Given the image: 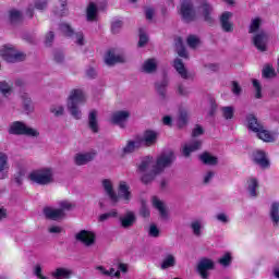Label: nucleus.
<instances>
[{"instance_id": "obj_28", "label": "nucleus", "mask_w": 279, "mask_h": 279, "mask_svg": "<svg viewBox=\"0 0 279 279\" xmlns=\"http://www.w3.org/2000/svg\"><path fill=\"white\" fill-rule=\"evenodd\" d=\"M270 217L275 226H278L279 223V203L274 202L270 205Z\"/></svg>"}, {"instance_id": "obj_61", "label": "nucleus", "mask_w": 279, "mask_h": 279, "mask_svg": "<svg viewBox=\"0 0 279 279\" xmlns=\"http://www.w3.org/2000/svg\"><path fill=\"white\" fill-rule=\"evenodd\" d=\"M49 232L51 234H60V232H62V228L58 226H52L49 228Z\"/></svg>"}, {"instance_id": "obj_59", "label": "nucleus", "mask_w": 279, "mask_h": 279, "mask_svg": "<svg viewBox=\"0 0 279 279\" xmlns=\"http://www.w3.org/2000/svg\"><path fill=\"white\" fill-rule=\"evenodd\" d=\"M186 112H181L180 117H179V126L182 128V125H184L186 123Z\"/></svg>"}, {"instance_id": "obj_55", "label": "nucleus", "mask_w": 279, "mask_h": 279, "mask_svg": "<svg viewBox=\"0 0 279 279\" xmlns=\"http://www.w3.org/2000/svg\"><path fill=\"white\" fill-rule=\"evenodd\" d=\"M35 8L36 10H45V8H47V0H37Z\"/></svg>"}, {"instance_id": "obj_58", "label": "nucleus", "mask_w": 279, "mask_h": 279, "mask_svg": "<svg viewBox=\"0 0 279 279\" xmlns=\"http://www.w3.org/2000/svg\"><path fill=\"white\" fill-rule=\"evenodd\" d=\"M204 134V129L202 126L196 125L192 132V136H202Z\"/></svg>"}, {"instance_id": "obj_34", "label": "nucleus", "mask_w": 279, "mask_h": 279, "mask_svg": "<svg viewBox=\"0 0 279 279\" xmlns=\"http://www.w3.org/2000/svg\"><path fill=\"white\" fill-rule=\"evenodd\" d=\"M201 160L202 162H204V165H217V157L208 153H204L203 155H201Z\"/></svg>"}, {"instance_id": "obj_12", "label": "nucleus", "mask_w": 279, "mask_h": 279, "mask_svg": "<svg viewBox=\"0 0 279 279\" xmlns=\"http://www.w3.org/2000/svg\"><path fill=\"white\" fill-rule=\"evenodd\" d=\"M140 143L142 147H150V145H154L156 143V140L158 138V133L154 131H146L143 136H138Z\"/></svg>"}, {"instance_id": "obj_7", "label": "nucleus", "mask_w": 279, "mask_h": 279, "mask_svg": "<svg viewBox=\"0 0 279 279\" xmlns=\"http://www.w3.org/2000/svg\"><path fill=\"white\" fill-rule=\"evenodd\" d=\"M61 209L53 208V207H46L44 208V215L47 219H51L52 221H58L64 217V210H71L73 208V204L69 201H62L59 203Z\"/></svg>"}, {"instance_id": "obj_40", "label": "nucleus", "mask_w": 279, "mask_h": 279, "mask_svg": "<svg viewBox=\"0 0 279 279\" xmlns=\"http://www.w3.org/2000/svg\"><path fill=\"white\" fill-rule=\"evenodd\" d=\"M263 76L264 77H276V70L271 65H265L263 69Z\"/></svg>"}, {"instance_id": "obj_50", "label": "nucleus", "mask_w": 279, "mask_h": 279, "mask_svg": "<svg viewBox=\"0 0 279 279\" xmlns=\"http://www.w3.org/2000/svg\"><path fill=\"white\" fill-rule=\"evenodd\" d=\"M253 86L255 88V97L256 99H260L262 94H260V83L258 82V80H253Z\"/></svg>"}, {"instance_id": "obj_44", "label": "nucleus", "mask_w": 279, "mask_h": 279, "mask_svg": "<svg viewBox=\"0 0 279 279\" xmlns=\"http://www.w3.org/2000/svg\"><path fill=\"white\" fill-rule=\"evenodd\" d=\"M149 38L147 37V34L143 32V29H140V41H138V47H145L147 45V41Z\"/></svg>"}, {"instance_id": "obj_54", "label": "nucleus", "mask_w": 279, "mask_h": 279, "mask_svg": "<svg viewBox=\"0 0 279 279\" xmlns=\"http://www.w3.org/2000/svg\"><path fill=\"white\" fill-rule=\"evenodd\" d=\"M140 214L142 215V217H149V208L147 207V205L145 203H142Z\"/></svg>"}, {"instance_id": "obj_27", "label": "nucleus", "mask_w": 279, "mask_h": 279, "mask_svg": "<svg viewBox=\"0 0 279 279\" xmlns=\"http://www.w3.org/2000/svg\"><path fill=\"white\" fill-rule=\"evenodd\" d=\"M158 69V62L156 59H148L143 64V71L145 73H154Z\"/></svg>"}, {"instance_id": "obj_18", "label": "nucleus", "mask_w": 279, "mask_h": 279, "mask_svg": "<svg viewBox=\"0 0 279 279\" xmlns=\"http://www.w3.org/2000/svg\"><path fill=\"white\" fill-rule=\"evenodd\" d=\"M95 153H80L76 154L74 157L75 165H78V167H82V165H88L90 160H94Z\"/></svg>"}, {"instance_id": "obj_39", "label": "nucleus", "mask_w": 279, "mask_h": 279, "mask_svg": "<svg viewBox=\"0 0 279 279\" xmlns=\"http://www.w3.org/2000/svg\"><path fill=\"white\" fill-rule=\"evenodd\" d=\"M187 45L191 47V49H195V47L199 46V37L195 35H190L187 37Z\"/></svg>"}, {"instance_id": "obj_52", "label": "nucleus", "mask_w": 279, "mask_h": 279, "mask_svg": "<svg viewBox=\"0 0 279 279\" xmlns=\"http://www.w3.org/2000/svg\"><path fill=\"white\" fill-rule=\"evenodd\" d=\"M122 26H123V22H121L119 20L112 22L111 29H112L113 34H117V32H119V29H121Z\"/></svg>"}, {"instance_id": "obj_21", "label": "nucleus", "mask_w": 279, "mask_h": 279, "mask_svg": "<svg viewBox=\"0 0 279 279\" xmlns=\"http://www.w3.org/2000/svg\"><path fill=\"white\" fill-rule=\"evenodd\" d=\"M230 19H232V12H225L220 16V23L223 32H232L233 27L230 23Z\"/></svg>"}, {"instance_id": "obj_1", "label": "nucleus", "mask_w": 279, "mask_h": 279, "mask_svg": "<svg viewBox=\"0 0 279 279\" xmlns=\"http://www.w3.org/2000/svg\"><path fill=\"white\" fill-rule=\"evenodd\" d=\"M173 160H175V155L171 150L159 155L156 163H154L153 157H145L138 167V171H141V173L148 174H143L142 182H144V184L151 182V180H154L158 173H162L167 167H171Z\"/></svg>"}, {"instance_id": "obj_37", "label": "nucleus", "mask_w": 279, "mask_h": 279, "mask_svg": "<svg viewBox=\"0 0 279 279\" xmlns=\"http://www.w3.org/2000/svg\"><path fill=\"white\" fill-rule=\"evenodd\" d=\"M9 19L11 23H19V21L23 19V14H21L17 10H11L9 12Z\"/></svg>"}, {"instance_id": "obj_47", "label": "nucleus", "mask_w": 279, "mask_h": 279, "mask_svg": "<svg viewBox=\"0 0 279 279\" xmlns=\"http://www.w3.org/2000/svg\"><path fill=\"white\" fill-rule=\"evenodd\" d=\"M156 88L162 97H165L166 88H167V81H162L161 83H157Z\"/></svg>"}, {"instance_id": "obj_51", "label": "nucleus", "mask_w": 279, "mask_h": 279, "mask_svg": "<svg viewBox=\"0 0 279 279\" xmlns=\"http://www.w3.org/2000/svg\"><path fill=\"white\" fill-rule=\"evenodd\" d=\"M216 219L218 221H220L221 223H228V221H230V218L225 213H220V214L216 215Z\"/></svg>"}, {"instance_id": "obj_48", "label": "nucleus", "mask_w": 279, "mask_h": 279, "mask_svg": "<svg viewBox=\"0 0 279 279\" xmlns=\"http://www.w3.org/2000/svg\"><path fill=\"white\" fill-rule=\"evenodd\" d=\"M110 217H117V210H111L109 213L99 216V221H107Z\"/></svg>"}, {"instance_id": "obj_38", "label": "nucleus", "mask_w": 279, "mask_h": 279, "mask_svg": "<svg viewBox=\"0 0 279 279\" xmlns=\"http://www.w3.org/2000/svg\"><path fill=\"white\" fill-rule=\"evenodd\" d=\"M221 111L223 119L227 121L234 117V107H222Z\"/></svg>"}, {"instance_id": "obj_17", "label": "nucleus", "mask_w": 279, "mask_h": 279, "mask_svg": "<svg viewBox=\"0 0 279 279\" xmlns=\"http://www.w3.org/2000/svg\"><path fill=\"white\" fill-rule=\"evenodd\" d=\"M10 173V163H8V155L0 153V180H5Z\"/></svg>"}, {"instance_id": "obj_64", "label": "nucleus", "mask_w": 279, "mask_h": 279, "mask_svg": "<svg viewBox=\"0 0 279 279\" xmlns=\"http://www.w3.org/2000/svg\"><path fill=\"white\" fill-rule=\"evenodd\" d=\"M146 19L151 21L154 19V9H146Z\"/></svg>"}, {"instance_id": "obj_41", "label": "nucleus", "mask_w": 279, "mask_h": 279, "mask_svg": "<svg viewBox=\"0 0 279 279\" xmlns=\"http://www.w3.org/2000/svg\"><path fill=\"white\" fill-rule=\"evenodd\" d=\"M191 228L196 236H199V234H202V221H193Z\"/></svg>"}, {"instance_id": "obj_26", "label": "nucleus", "mask_w": 279, "mask_h": 279, "mask_svg": "<svg viewBox=\"0 0 279 279\" xmlns=\"http://www.w3.org/2000/svg\"><path fill=\"white\" fill-rule=\"evenodd\" d=\"M174 69L183 80H189V77H191L189 71H186V68H184V63L182 62V60H174Z\"/></svg>"}, {"instance_id": "obj_60", "label": "nucleus", "mask_w": 279, "mask_h": 279, "mask_svg": "<svg viewBox=\"0 0 279 279\" xmlns=\"http://www.w3.org/2000/svg\"><path fill=\"white\" fill-rule=\"evenodd\" d=\"M118 269L119 270H117V271H119V274H128V269H129V266H128V264H123V263H120L119 265H118Z\"/></svg>"}, {"instance_id": "obj_13", "label": "nucleus", "mask_w": 279, "mask_h": 279, "mask_svg": "<svg viewBox=\"0 0 279 279\" xmlns=\"http://www.w3.org/2000/svg\"><path fill=\"white\" fill-rule=\"evenodd\" d=\"M269 37L266 32H260L253 37V43L258 51H266Z\"/></svg>"}, {"instance_id": "obj_29", "label": "nucleus", "mask_w": 279, "mask_h": 279, "mask_svg": "<svg viewBox=\"0 0 279 279\" xmlns=\"http://www.w3.org/2000/svg\"><path fill=\"white\" fill-rule=\"evenodd\" d=\"M247 191L251 197H256L258 195V181L256 179L247 181Z\"/></svg>"}, {"instance_id": "obj_45", "label": "nucleus", "mask_w": 279, "mask_h": 279, "mask_svg": "<svg viewBox=\"0 0 279 279\" xmlns=\"http://www.w3.org/2000/svg\"><path fill=\"white\" fill-rule=\"evenodd\" d=\"M231 262H232V256H230V253H226V254L219 259L220 265H222L223 267H228V265H230Z\"/></svg>"}, {"instance_id": "obj_43", "label": "nucleus", "mask_w": 279, "mask_h": 279, "mask_svg": "<svg viewBox=\"0 0 279 279\" xmlns=\"http://www.w3.org/2000/svg\"><path fill=\"white\" fill-rule=\"evenodd\" d=\"M148 234L149 236H154L156 239L160 236V229H158V227L155 223H153L149 226Z\"/></svg>"}, {"instance_id": "obj_20", "label": "nucleus", "mask_w": 279, "mask_h": 279, "mask_svg": "<svg viewBox=\"0 0 279 279\" xmlns=\"http://www.w3.org/2000/svg\"><path fill=\"white\" fill-rule=\"evenodd\" d=\"M199 147H202V142L193 141L183 146L182 154H183V156H185V158H187V156H191V154H193V151H197V149H199Z\"/></svg>"}, {"instance_id": "obj_35", "label": "nucleus", "mask_w": 279, "mask_h": 279, "mask_svg": "<svg viewBox=\"0 0 279 279\" xmlns=\"http://www.w3.org/2000/svg\"><path fill=\"white\" fill-rule=\"evenodd\" d=\"M22 101H23V106H24V109L26 110V112H32V110H34V105L32 104V98L27 94L22 95Z\"/></svg>"}, {"instance_id": "obj_22", "label": "nucleus", "mask_w": 279, "mask_h": 279, "mask_svg": "<svg viewBox=\"0 0 279 279\" xmlns=\"http://www.w3.org/2000/svg\"><path fill=\"white\" fill-rule=\"evenodd\" d=\"M96 271L100 274V276H107L109 278H121V274L114 268H106L105 266H97Z\"/></svg>"}, {"instance_id": "obj_5", "label": "nucleus", "mask_w": 279, "mask_h": 279, "mask_svg": "<svg viewBox=\"0 0 279 279\" xmlns=\"http://www.w3.org/2000/svg\"><path fill=\"white\" fill-rule=\"evenodd\" d=\"M86 104V94L82 89H73L68 98V110L74 119H82L80 106Z\"/></svg>"}, {"instance_id": "obj_57", "label": "nucleus", "mask_w": 279, "mask_h": 279, "mask_svg": "<svg viewBox=\"0 0 279 279\" xmlns=\"http://www.w3.org/2000/svg\"><path fill=\"white\" fill-rule=\"evenodd\" d=\"M35 276L39 279H47V277L43 276V268L40 265L35 266Z\"/></svg>"}, {"instance_id": "obj_36", "label": "nucleus", "mask_w": 279, "mask_h": 279, "mask_svg": "<svg viewBox=\"0 0 279 279\" xmlns=\"http://www.w3.org/2000/svg\"><path fill=\"white\" fill-rule=\"evenodd\" d=\"M175 47H177V53L180 56V58H187L186 49L182 44V38L177 39Z\"/></svg>"}, {"instance_id": "obj_56", "label": "nucleus", "mask_w": 279, "mask_h": 279, "mask_svg": "<svg viewBox=\"0 0 279 279\" xmlns=\"http://www.w3.org/2000/svg\"><path fill=\"white\" fill-rule=\"evenodd\" d=\"M74 39L76 45H80V46L84 45V35L82 33H76L74 35Z\"/></svg>"}, {"instance_id": "obj_2", "label": "nucleus", "mask_w": 279, "mask_h": 279, "mask_svg": "<svg viewBox=\"0 0 279 279\" xmlns=\"http://www.w3.org/2000/svg\"><path fill=\"white\" fill-rule=\"evenodd\" d=\"M180 14L186 23L201 17L210 21L213 19V7L206 0H198L197 7L193 8V0H182Z\"/></svg>"}, {"instance_id": "obj_49", "label": "nucleus", "mask_w": 279, "mask_h": 279, "mask_svg": "<svg viewBox=\"0 0 279 279\" xmlns=\"http://www.w3.org/2000/svg\"><path fill=\"white\" fill-rule=\"evenodd\" d=\"M60 29L65 36H73V28L69 24H61Z\"/></svg>"}, {"instance_id": "obj_42", "label": "nucleus", "mask_w": 279, "mask_h": 279, "mask_svg": "<svg viewBox=\"0 0 279 279\" xmlns=\"http://www.w3.org/2000/svg\"><path fill=\"white\" fill-rule=\"evenodd\" d=\"M50 112L54 114V117H62L64 114V107L63 106H52L50 108Z\"/></svg>"}, {"instance_id": "obj_8", "label": "nucleus", "mask_w": 279, "mask_h": 279, "mask_svg": "<svg viewBox=\"0 0 279 279\" xmlns=\"http://www.w3.org/2000/svg\"><path fill=\"white\" fill-rule=\"evenodd\" d=\"M0 56L7 62H21L25 60V54L15 50L13 46H3L0 49Z\"/></svg>"}, {"instance_id": "obj_14", "label": "nucleus", "mask_w": 279, "mask_h": 279, "mask_svg": "<svg viewBox=\"0 0 279 279\" xmlns=\"http://www.w3.org/2000/svg\"><path fill=\"white\" fill-rule=\"evenodd\" d=\"M105 62L108 66H112L113 64H119V62H125V57L117 53L116 50H109L105 57Z\"/></svg>"}, {"instance_id": "obj_33", "label": "nucleus", "mask_w": 279, "mask_h": 279, "mask_svg": "<svg viewBox=\"0 0 279 279\" xmlns=\"http://www.w3.org/2000/svg\"><path fill=\"white\" fill-rule=\"evenodd\" d=\"M0 93L4 97H10L12 95V85L5 81L0 82Z\"/></svg>"}, {"instance_id": "obj_11", "label": "nucleus", "mask_w": 279, "mask_h": 279, "mask_svg": "<svg viewBox=\"0 0 279 279\" xmlns=\"http://www.w3.org/2000/svg\"><path fill=\"white\" fill-rule=\"evenodd\" d=\"M128 119H130V111H117L111 116V123L119 125V128H125Z\"/></svg>"}, {"instance_id": "obj_3", "label": "nucleus", "mask_w": 279, "mask_h": 279, "mask_svg": "<svg viewBox=\"0 0 279 279\" xmlns=\"http://www.w3.org/2000/svg\"><path fill=\"white\" fill-rule=\"evenodd\" d=\"M102 186L105 189L106 194L111 199V202H113V204H117L119 199H124V202H130V199H132L130 186L124 181L120 182L118 195L117 192H114V187L112 186V181L105 179L102 181Z\"/></svg>"}, {"instance_id": "obj_9", "label": "nucleus", "mask_w": 279, "mask_h": 279, "mask_svg": "<svg viewBox=\"0 0 279 279\" xmlns=\"http://www.w3.org/2000/svg\"><path fill=\"white\" fill-rule=\"evenodd\" d=\"M10 134H24L25 136H38V131L36 129L25 125L23 122H14L10 130Z\"/></svg>"}, {"instance_id": "obj_24", "label": "nucleus", "mask_w": 279, "mask_h": 279, "mask_svg": "<svg viewBox=\"0 0 279 279\" xmlns=\"http://www.w3.org/2000/svg\"><path fill=\"white\" fill-rule=\"evenodd\" d=\"M51 276L56 279H69L71 276H73V271L68 268H57L51 272Z\"/></svg>"}, {"instance_id": "obj_32", "label": "nucleus", "mask_w": 279, "mask_h": 279, "mask_svg": "<svg viewBox=\"0 0 279 279\" xmlns=\"http://www.w3.org/2000/svg\"><path fill=\"white\" fill-rule=\"evenodd\" d=\"M97 19V4L92 2L87 7V21H95Z\"/></svg>"}, {"instance_id": "obj_4", "label": "nucleus", "mask_w": 279, "mask_h": 279, "mask_svg": "<svg viewBox=\"0 0 279 279\" xmlns=\"http://www.w3.org/2000/svg\"><path fill=\"white\" fill-rule=\"evenodd\" d=\"M246 125L247 129L251 130V132H254L260 141H264V143H274V141H276V133L267 131V129L258 122L256 116L248 114L246 117Z\"/></svg>"}, {"instance_id": "obj_6", "label": "nucleus", "mask_w": 279, "mask_h": 279, "mask_svg": "<svg viewBox=\"0 0 279 279\" xmlns=\"http://www.w3.org/2000/svg\"><path fill=\"white\" fill-rule=\"evenodd\" d=\"M31 182L36 184H51L53 182V170L51 168H43L31 172L28 175Z\"/></svg>"}, {"instance_id": "obj_23", "label": "nucleus", "mask_w": 279, "mask_h": 279, "mask_svg": "<svg viewBox=\"0 0 279 279\" xmlns=\"http://www.w3.org/2000/svg\"><path fill=\"white\" fill-rule=\"evenodd\" d=\"M151 202H153L154 208L158 210L160 217H162L163 219L167 218V207L165 206V203L160 201V198H158L157 196H154L151 198Z\"/></svg>"}, {"instance_id": "obj_10", "label": "nucleus", "mask_w": 279, "mask_h": 279, "mask_svg": "<svg viewBox=\"0 0 279 279\" xmlns=\"http://www.w3.org/2000/svg\"><path fill=\"white\" fill-rule=\"evenodd\" d=\"M76 241H80V243H83V245H86L87 247H90L95 243V232L88 231V230H82L75 235Z\"/></svg>"}, {"instance_id": "obj_63", "label": "nucleus", "mask_w": 279, "mask_h": 279, "mask_svg": "<svg viewBox=\"0 0 279 279\" xmlns=\"http://www.w3.org/2000/svg\"><path fill=\"white\" fill-rule=\"evenodd\" d=\"M51 43H53V32L46 35V45H51Z\"/></svg>"}, {"instance_id": "obj_31", "label": "nucleus", "mask_w": 279, "mask_h": 279, "mask_svg": "<svg viewBox=\"0 0 279 279\" xmlns=\"http://www.w3.org/2000/svg\"><path fill=\"white\" fill-rule=\"evenodd\" d=\"M89 128L92 130V132H99V125L97 124V111H92L89 113Z\"/></svg>"}, {"instance_id": "obj_15", "label": "nucleus", "mask_w": 279, "mask_h": 279, "mask_svg": "<svg viewBox=\"0 0 279 279\" xmlns=\"http://www.w3.org/2000/svg\"><path fill=\"white\" fill-rule=\"evenodd\" d=\"M141 145V137H135L126 143V145L122 148V156L128 154H134L136 149H140Z\"/></svg>"}, {"instance_id": "obj_16", "label": "nucleus", "mask_w": 279, "mask_h": 279, "mask_svg": "<svg viewBox=\"0 0 279 279\" xmlns=\"http://www.w3.org/2000/svg\"><path fill=\"white\" fill-rule=\"evenodd\" d=\"M253 159L256 162V165L262 167V169H267V167H269V159H267V155L263 150L254 151Z\"/></svg>"}, {"instance_id": "obj_19", "label": "nucleus", "mask_w": 279, "mask_h": 279, "mask_svg": "<svg viewBox=\"0 0 279 279\" xmlns=\"http://www.w3.org/2000/svg\"><path fill=\"white\" fill-rule=\"evenodd\" d=\"M214 264L210 259H202L198 263V272L201 274L202 278H208V270L213 269Z\"/></svg>"}, {"instance_id": "obj_53", "label": "nucleus", "mask_w": 279, "mask_h": 279, "mask_svg": "<svg viewBox=\"0 0 279 279\" xmlns=\"http://www.w3.org/2000/svg\"><path fill=\"white\" fill-rule=\"evenodd\" d=\"M59 3L61 5V10L57 12L59 16H64V13L66 11V0H59Z\"/></svg>"}, {"instance_id": "obj_25", "label": "nucleus", "mask_w": 279, "mask_h": 279, "mask_svg": "<svg viewBox=\"0 0 279 279\" xmlns=\"http://www.w3.org/2000/svg\"><path fill=\"white\" fill-rule=\"evenodd\" d=\"M122 228H132L134 221H136V216L134 213L129 211L123 217L120 218Z\"/></svg>"}, {"instance_id": "obj_46", "label": "nucleus", "mask_w": 279, "mask_h": 279, "mask_svg": "<svg viewBox=\"0 0 279 279\" xmlns=\"http://www.w3.org/2000/svg\"><path fill=\"white\" fill-rule=\"evenodd\" d=\"M260 27V19L256 17L252 20L251 26H250V33L254 34Z\"/></svg>"}, {"instance_id": "obj_62", "label": "nucleus", "mask_w": 279, "mask_h": 279, "mask_svg": "<svg viewBox=\"0 0 279 279\" xmlns=\"http://www.w3.org/2000/svg\"><path fill=\"white\" fill-rule=\"evenodd\" d=\"M232 93L234 95H240L241 94V86L236 82L232 83Z\"/></svg>"}, {"instance_id": "obj_30", "label": "nucleus", "mask_w": 279, "mask_h": 279, "mask_svg": "<svg viewBox=\"0 0 279 279\" xmlns=\"http://www.w3.org/2000/svg\"><path fill=\"white\" fill-rule=\"evenodd\" d=\"M175 266V256L168 254L165 256L161 263V269H169V267Z\"/></svg>"}]
</instances>
